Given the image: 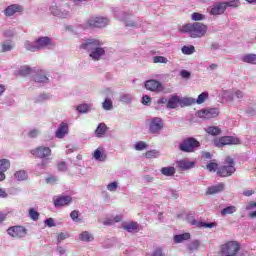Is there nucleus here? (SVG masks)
Instances as JSON below:
<instances>
[{
	"mask_svg": "<svg viewBox=\"0 0 256 256\" xmlns=\"http://www.w3.org/2000/svg\"><path fill=\"white\" fill-rule=\"evenodd\" d=\"M207 25L201 22L183 24L178 28L179 33H188L192 39H201L207 35Z\"/></svg>",
	"mask_w": 256,
	"mask_h": 256,
	"instance_id": "1",
	"label": "nucleus"
},
{
	"mask_svg": "<svg viewBox=\"0 0 256 256\" xmlns=\"http://www.w3.org/2000/svg\"><path fill=\"white\" fill-rule=\"evenodd\" d=\"M102 45L103 43L97 39H88L86 42L80 45V49L91 51V59H93V61H100L101 57L105 55V48H102Z\"/></svg>",
	"mask_w": 256,
	"mask_h": 256,
	"instance_id": "2",
	"label": "nucleus"
},
{
	"mask_svg": "<svg viewBox=\"0 0 256 256\" xmlns=\"http://www.w3.org/2000/svg\"><path fill=\"white\" fill-rule=\"evenodd\" d=\"M55 43H53V40L51 38L44 36L39 37L34 42L25 41L24 47L27 51H31L32 53H35V51H41V49H45L46 47L54 46Z\"/></svg>",
	"mask_w": 256,
	"mask_h": 256,
	"instance_id": "3",
	"label": "nucleus"
},
{
	"mask_svg": "<svg viewBox=\"0 0 256 256\" xmlns=\"http://www.w3.org/2000/svg\"><path fill=\"white\" fill-rule=\"evenodd\" d=\"M235 171V160L227 156L224 165L217 169V175H219V177H231Z\"/></svg>",
	"mask_w": 256,
	"mask_h": 256,
	"instance_id": "4",
	"label": "nucleus"
},
{
	"mask_svg": "<svg viewBox=\"0 0 256 256\" xmlns=\"http://www.w3.org/2000/svg\"><path fill=\"white\" fill-rule=\"evenodd\" d=\"M241 249V244L237 241H229L220 248L221 256H236Z\"/></svg>",
	"mask_w": 256,
	"mask_h": 256,
	"instance_id": "5",
	"label": "nucleus"
},
{
	"mask_svg": "<svg viewBox=\"0 0 256 256\" xmlns=\"http://www.w3.org/2000/svg\"><path fill=\"white\" fill-rule=\"evenodd\" d=\"M199 147H201V143L193 137L184 139L179 145L180 151L184 153H195V150L199 149Z\"/></svg>",
	"mask_w": 256,
	"mask_h": 256,
	"instance_id": "6",
	"label": "nucleus"
},
{
	"mask_svg": "<svg viewBox=\"0 0 256 256\" xmlns=\"http://www.w3.org/2000/svg\"><path fill=\"white\" fill-rule=\"evenodd\" d=\"M30 153L32 156L35 157V159H49L51 155H53V151L47 147V146H37L30 150Z\"/></svg>",
	"mask_w": 256,
	"mask_h": 256,
	"instance_id": "7",
	"label": "nucleus"
},
{
	"mask_svg": "<svg viewBox=\"0 0 256 256\" xmlns=\"http://www.w3.org/2000/svg\"><path fill=\"white\" fill-rule=\"evenodd\" d=\"M215 147H225L226 145H241V140L235 136H222L214 140Z\"/></svg>",
	"mask_w": 256,
	"mask_h": 256,
	"instance_id": "8",
	"label": "nucleus"
},
{
	"mask_svg": "<svg viewBox=\"0 0 256 256\" xmlns=\"http://www.w3.org/2000/svg\"><path fill=\"white\" fill-rule=\"evenodd\" d=\"M88 27L101 29L103 27H107L109 25V19L103 16H92L87 20Z\"/></svg>",
	"mask_w": 256,
	"mask_h": 256,
	"instance_id": "9",
	"label": "nucleus"
},
{
	"mask_svg": "<svg viewBox=\"0 0 256 256\" xmlns=\"http://www.w3.org/2000/svg\"><path fill=\"white\" fill-rule=\"evenodd\" d=\"M66 8H59L57 5H53L50 7V12L54 17H59L60 19H67V17H71V13L69 12V4H66Z\"/></svg>",
	"mask_w": 256,
	"mask_h": 256,
	"instance_id": "10",
	"label": "nucleus"
},
{
	"mask_svg": "<svg viewBox=\"0 0 256 256\" xmlns=\"http://www.w3.org/2000/svg\"><path fill=\"white\" fill-rule=\"evenodd\" d=\"M197 117L200 119H215L219 117V109L217 108H206L196 112Z\"/></svg>",
	"mask_w": 256,
	"mask_h": 256,
	"instance_id": "11",
	"label": "nucleus"
},
{
	"mask_svg": "<svg viewBox=\"0 0 256 256\" xmlns=\"http://www.w3.org/2000/svg\"><path fill=\"white\" fill-rule=\"evenodd\" d=\"M7 233L15 239H23L27 235V230L23 226H12L7 229Z\"/></svg>",
	"mask_w": 256,
	"mask_h": 256,
	"instance_id": "12",
	"label": "nucleus"
},
{
	"mask_svg": "<svg viewBox=\"0 0 256 256\" xmlns=\"http://www.w3.org/2000/svg\"><path fill=\"white\" fill-rule=\"evenodd\" d=\"M73 202V197L69 195H59L53 198V203L55 207H67Z\"/></svg>",
	"mask_w": 256,
	"mask_h": 256,
	"instance_id": "13",
	"label": "nucleus"
},
{
	"mask_svg": "<svg viewBox=\"0 0 256 256\" xmlns=\"http://www.w3.org/2000/svg\"><path fill=\"white\" fill-rule=\"evenodd\" d=\"M161 129H163V120L159 117L152 118L149 124L150 133H159Z\"/></svg>",
	"mask_w": 256,
	"mask_h": 256,
	"instance_id": "14",
	"label": "nucleus"
},
{
	"mask_svg": "<svg viewBox=\"0 0 256 256\" xmlns=\"http://www.w3.org/2000/svg\"><path fill=\"white\" fill-rule=\"evenodd\" d=\"M145 87L148 91H152L154 93H161L163 91V84L157 80H147L145 82Z\"/></svg>",
	"mask_w": 256,
	"mask_h": 256,
	"instance_id": "15",
	"label": "nucleus"
},
{
	"mask_svg": "<svg viewBox=\"0 0 256 256\" xmlns=\"http://www.w3.org/2000/svg\"><path fill=\"white\" fill-rule=\"evenodd\" d=\"M225 191V183L220 182L216 185L209 186L206 190V195H217V193H222Z\"/></svg>",
	"mask_w": 256,
	"mask_h": 256,
	"instance_id": "16",
	"label": "nucleus"
},
{
	"mask_svg": "<svg viewBox=\"0 0 256 256\" xmlns=\"http://www.w3.org/2000/svg\"><path fill=\"white\" fill-rule=\"evenodd\" d=\"M227 7L225 6V2H219L216 3L211 11H210V15H223V13H225Z\"/></svg>",
	"mask_w": 256,
	"mask_h": 256,
	"instance_id": "17",
	"label": "nucleus"
},
{
	"mask_svg": "<svg viewBox=\"0 0 256 256\" xmlns=\"http://www.w3.org/2000/svg\"><path fill=\"white\" fill-rule=\"evenodd\" d=\"M21 11H23L21 5L12 4L4 10V14L6 15V17H13L14 13H21Z\"/></svg>",
	"mask_w": 256,
	"mask_h": 256,
	"instance_id": "18",
	"label": "nucleus"
},
{
	"mask_svg": "<svg viewBox=\"0 0 256 256\" xmlns=\"http://www.w3.org/2000/svg\"><path fill=\"white\" fill-rule=\"evenodd\" d=\"M67 133H69V125H67V123L65 122H62L58 127L55 136L57 137V139H63V137H65Z\"/></svg>",
	"mask_w": 256,
	"mask_h": 256,
	"instance_id": "19",
	"label": "nucleus"
},
{
	"mask_svg": "<svg viewBox=\"0 0 256 256\" xmlns=\"http://www.w3.org/2000/svg\"><path fill=\"white\" fill-rule=\"evenodd\" d=\"M124 231L128 233H139V223L137 222H129L122 225Z\"/></svg>",
	"mask_w": 256,
	"mask_h": 256,
	"instance_id": "20",
	"label": "nucleus"
},
{
	"mask_svg": "<svg viewBox=\"0 0 256 256\" xmlns=\"http://www.w3.org/2000/svg\"><path fill=\"white\" fill-rule=\"evenodd\" d=\"M190 225H196V227H204L205 229H213V227H215L217 225V223L215 222H211V223H207V222H197V220L192 219L189 220Z\"/></svg>",
	"mask_w": 256,
	"mask_h": 256,
	"instance_id": "21",
	"label": "nucleus"
},
{
	"mask_svg": "<svg viewBox=\"0 0 256 256\" xmlns=\"http://www.w3.org/2000/svg\"><path fill=\"white\" fill-rule=\"evenodd\" d=\"M107 129L106 123H100L95 130V136L98 138L105 137Z\"/></svg>",
	"mask_w": 256,
	"mask_h": 256,
	"instance_id": "22",
	"label": "nucleus"
},
{
	"mask_svg": "<svg viewBox=\"0 0 256 256\" xmlns=\"http://www.w3.org/2000/svg\"><path fill=\"white\" fill-rule=\"evenodd\" d=\"M179 103H181V98H179V96H172L167 102V108L177 109Z\"/></svg>",
	"mask_w": 256,
	"mask_h": 256,
	"instance_id": "23",
	"label": "nucleus"
},
{
	"mask_svg": "<svg viewBox=\"0 0 256 256\" xmlns=\"http://www.w3.org/2000/svg\"><path fill=\"white\" fill-rule=\"evenodd\" d=\"M178 167L183 171H186L187 169H193V167H195V162L180 160L178 162Z\"/></svg>",
	"mask_w": 256,
	"mask_h": 256,
	"instance_id": "24",
	"label": "nucleus"
},
{
	"mask_svg": "<svg viewBox=\"0 0 256 256\" xmlns=\"http://www.w3.org/2000/svg\"><path fill=\"white\" fill-rule=\"evenodd\" d=\"M189 239H191V234L187 232L174 236L175 243H183V241H189Z\"/></svg>",
	"mask_w": 256,
	"mask_h": 256,
	"instance_id": "25",
	"label": "nucleus"
},
{
	"mask_svg": "<svg viewBox=\"0 0 256 256\" xmlns=\"http://www.w3.org/2000/svg\"><path fill=\"white\" fill-rule=\"evenodd\" d=\"M93 157L96 159V161H105L107 159V155L103 153V148L96 149L94 151Z\"/></svg>",
	"mask_w": 256,
	"mask_h": 256,
	"instance_id": "26",
	"label": "nucleus"
},
{
	"mask_svg": "<svg viewBox=\"0 0 256 256\" xmlns=\"http://www.w3.org/2000/svg\"><path fill=\"white\" fill-rule=\"evenodd\" d=\"M160 172L165 177H173V175H175V173H176V170H175V167L170 166V167H163V168H161Z\"/></svg>",
	"mask_w": 256,
	"mask_h": 256,
	"instance_id": "27",
	"label": "nucleus"
},
{
	"mask_svg": "<svg viewBox=\"0 0 256 256\" xmlns=\"http://www.w3.org/2000/svg\"><path fill=\"white\" fill-rule=\"evenodd\" d=\"M244 63H250V65H256V54H246L242 57Z\"/></svg>",
	"mask_w": 256,
	"mask_h": 256,
	"instance_id": "28",
	"label": "nucleus"
},
{
	"mask_svg": "<svg viewBox=\"0 0 256 256\" xmlns=\"http://www.w3.org/2000/svg\"><path fill=\"white\" fill-rule=\"evenodd\" d=\"M11 167V162L8 159L0 160V171L5 173Z\"/></svg>",
	"mask_w": 256,
	"mask_h": 256,
	"instance_id": "29",
	"label": "nucleus"
},
{
	"mask_svg": "<svg viewBox=\"0 0 256 256\" xmlns=\"http://www.w3.org/2000/svg\"><path fill=\"white\" fill-rule=\"evenodd\" d=\"M206 133L213 136L221 135V128L217 126H210L206 129Z\"/></svg>",
	"mask_w": 256,
	"mask_h": 256,
	"instance_id": "30",
	"label": "nucleus"
},
{
	"mask_svg": "<svg viewBox=\"0 0 256 256\" xmlns=\"http://www.w3.org/2000/svg\"><path fill=\"white\" fill-rule=\"evenodd\" d=\"M237 212V207L235 206H228L221 210V215L225 217V215H233V213Z\"/></svg>",
	"mask_w": 256,
	"mask_h": 256,
	"instance_id": "31",
	"label": "nucleus"
},
{
	"mask_svg": "<svg viewBox=\"0 0 256 256\" xmlns=\"http://www.w3.org/2000/svg\"><path fill=\"white\" fill-rule=\"evenodd\" d=\"M18 73L22 77H27V75H31V73H33V69H31L29 66H23L20 68Z\"/></svg>",
	"mask_w": 256,
	"mask_h": 256,
	"instance_id": "32",
	"label": "nucleus"
},
{
	"mask_svg": "<svg viewBox=\"0 0 256 256\" xmlns=\"http://www.w3.org/2000/svg\"><path fill=\"white\" fill-rule=\"evenodd\" d=\"M207 99H209V93H207V92H202V93L198 96V98H197V100H196V103H197V105H201V104L205 103V101H207Z\"/></svg>",
	"mask_w": 256,
	"mask_h": 256,
	"instance_id": "33",
	"label": "nucleus"
},
{
	"mask_svg": "<svg viewBox=\"0 0 256 256\" xmlns=\"http://www.w3.org/2000/svg\"><path fill=\"white\" fill-rule=\"evenodd\" d=\"M15 179H17L18 181H25V179H27V172H25V170H20L17 171L14 174Z\"/></svg>",
	"mask_w": 256,
	"mask_h": 256,
	"instance_id": "34",
	"label": "nucleus"
},
{
	"mask_svg": "<svg viewBox=\"0 0 256 256\" xmlns=\"http://www.w3.org/2000/svg\"><path fill=\"white\" fill-rule=\"evenodd\" d=\"M145 157L147 159H157L159 157V151L157 150H149L145 153Z\"/></svg>",
	"mask_w": 256,
	"mask_h": 256,
	"instance_id": "35",
	"label": "nucleus"
},
{
	"mask_svg": "<svg viewBox=\"0 0 256 256\" xmlns=\"http://www.w3.org/2000/svg\"><path fill=\"white\" fill-rule=\"evenodd\" d=\"M182 53H184V55H193V53H195V46H183Z\"/></svg>",
	"mask_w": 256,
	"mask_h": 256,
	"instance_id": "36",
	"label": "nucleus"
},
{
	"mask_svg": "<svg viewBox=\"0 0 256 256\" xmlns=\"http://www.w3.org/2000/svg\"><path fill=\"white\" fill-rule=\"evenodd\" d=\"M34 81L36 83H47V81H49V78L43 74H37L34 78Z\"/></svg>",
	"mask_w": 256,
	"mask_h": 256,
	"instance_id": "37",
	"label": "nucleus"
},
{
	"mask_svg": "<svg viewBox=\"0 0 256 256\" xmlns=\"http://www.w3.org/2000/svg\"><path fill=\"white\" fill-rule=\"evenodd\" d=\"M80 240L81 241H93V235H91L89 232L84 231L80 234Z\"/></svg>",
	"mask_w": 256,
	"mask_h": 256,
	"instance_id": "38",
	"label": "nucleus"
},
{
	"mask_svg": "<svg viewBox=\"0 0 256 256\" xmlns=\"http://www.w3.org/2000/svg\"><path fill=\"white\" fill-rule=\"evenodd\" d=\"M102 106L105 111H111V109H113V102L111 101V99L106 98Z\"/></svg>",
	"mask_w": 256,
	"mask_h": 256,
	"instance_id": "39",
	"label": "nucleus"
},
{
	"mask_svg": "<svg viewBox=\"0 0 256 256\" xmlns=\"http://www.w3.org/2000/svg\"><path fill=\"white\" fill-rule=\"evenodd\" d=\"M90 109L91 106H89L88 104H80L79 106H77V111H79V113H88Z\"/></svg>",
	"mask_w": 256,
	"mask_h": 256,
	"instance_id": "40",
	"label": "nucleus"
},
{
	"mask_svg": "<svg viewBox=\"0 0 256 256\" xmlns=\"http://www.w3.org/2000/svg\"><path fill=\"white\" fill-rule=\"evenodd\" d=\"M192 21H203L205 19V15L199 13V12H194L191 15Z\"/></svg>",
	"mask_w": 256,
	"mask_h": 256,
	"instance_id": "41",
	"label": "nucleus"
},
{
	"mask_svg": "<svg viewBox=\"0 0 256 256\" xmlns=\"http://www.w3.org/2000/svg\"><path fill=\"white\" fill-rule=\"evenodd\" d=\"M29 217L32 218L33 221H37L39 219V212H37L35 208H30Z\"/></svg>",
	"mask_w": 256,
	"mask_h": 256,
	"instance_id": "42",
	"label": "nucleus"
},
{
	"mask_svg": "<svg viewBox=\"0 0 256 256\" xmlns=\"http://www.w3.org/2000/svg\"><path fill=\"white\" fill-rule=\"evenodd\" d=\"M169 60L165 56H154L153 63H168Z\"/></svg>",
	"mask_w": 256,
	"mask_h": 256,
	"instance_id": "43",
	"label": "nucleus"
},
{
	"mask_svg": "<svg viewBox=\"0 0 256 256\" xmlns=\"http://www.w3.org/2000/svg\"><path fill=\"white\" fill-rule=\"evenodd\" d=\"M219 167V164L215 163V162H210L206 165V169H208V171L213 172V171H217V169Z\"/></svg>",
	"mask_w": 256,
	"mask_h": 256,
	"instance_id": "44",
	"label": "nucleus"
},
{
	"mask_svg": "<svg viewBox=\"0 0 256 256\" xmlns=\"http://www.w3.org/2000/svg\"><path fill=\"white\" fill-rule=\"evenodd\" d=\"M136 151H143L144 149H147V143L143 141H139L135 144Z\"/></svg>",
	"mask_w": 256,
	"mask_h": 256,
	"instance_id": "45",
	"label": "nucleus"
},
{
	"mask_svg": "<svg viewBox=\"0 0 256 256\" xmlns=\"http://www.w3.org/2000/svg\"><path fill=\"white\" fill-rule=\"evenodd\" d=\"M13 49V44L11 42H6L2 44V53H7Z\"/></svg>",
	"mask_w": 256,
	"mask_h": 256,
	"instance_id": "46",
	"label": "nucleus"
},
{
	"mask_svg": "<svg viewBox=\"0 0 256 256\" xmlns=\"http://www.w3.org/2000/svg\"><path fill=\"white\" fill-rule=\"evenodd\" d=\"M199 249V241L195 240L191 244L188 245V250L193 252L197 251Z\"/></svg>",
	"mask_w": 256,
	"mask_h": 256,
	"instance_id": "47",
	"label": "nucleus"
},
{
	"mask_svg": "<svg viewBox=\"0 0 256 256\" xmlns=\"http://www.w3.org/2000/svg\"><path fill=\"white\" fill-rule=\"evenodd\" d=\"M224 5L227 7H239V5H241V2H239V0H232L229 2H224Z\"/></svg>",
	"mask_w": 256,
	"mask_h": 256,
	"instance_id": "48",
	"label": "nucleus"
},
{
	"mask_svg": "<svg viewBox=\"0 0 256 256\" xmlns=\"http://www.w3.org/2000/svg\"><path fill=\"white\" fill-rule=\"evenodd\" d=\"M65 239H69V233L61 232L60 234H58L57 236L58 243H61V241H65Z\"/></svg>",
	"mask_w": 256,
	"mask_h": 256,
	"instance_id": "49",
	"label": "nucleus"
},
{
	"mask_svg": "<svg viewBox=\"0 0 256 256\" xmlns=\"http://www.w3.org/2000/svg\"><path fill=\"white\" fill-rule=\"evenodd\" d=\"M58 171H67V163L65 161H60L57 164Z\"/></svg>",
	"mask_w": 256,
	"mask_h": 256,
	"instance_id": "50",
	"label": "nucleus"
},
{
	"mask_svg": "<svg viewBox=\"0 0 256 256\" xmlns=\"http://www.w3.org/2000/svg\"><path fill=\"white\" fill-rule=\"evenodd\" d=\"M118 187L119 185L117 184V182H111L110 184L107 185L108 191H117Z\"/></svg>",
	"mask_w": 256,
	"mask_h": 256,
	"instance_id": "51",
	"label": "nucleus"
},
{
	"mask_svg": "<svg viewBox=\"0 0 256 256\" xmlns=\"http://www.w3.org/2000/svg\"><path fill=\"white\" fill-rule=\"evenodd\" d=\"M70 217H71L72 221H79V211L78 210H73L70 213Z\"/></svg>",
	"mask_w": 256,
	"mask_h": 256,
	"instance_id": "52",
	"label": "nucleus"
},
{
	"mask_svg": "<svg viewBox=\"0 0 256 256\" xmlns=\"http://www.w3.org/2000/svg\"><path fill=\"white\" fill-rule=\"evenodd\" d=\"M256 207V202L255 201H250L246 205V211H252V209H255Z\"/></svg>",
	"mask_w": 256,
	"mask_h": 256,
	"instance_id": "53",
	"label": "nucleus"
},
{
	"mask_svg": "<svg viewBox=\"0 0 256 256\" xmlns=\"http://www.w3.org/2000/svg\"><path fill=\"white\" fill-rule=\"evenodd\" d=\"M181 78L182 79H189V77H191V72L187 71V70H182L180 72Z\"/></svg>",
	"mask_w": 256,
	"mask_h": 256,
	"instance_id": "54",
	"label": "nucleus"
},
{
	"mask_svg": "<svg viewBox=\"0 0 256 256\" xmlns=\"http://www.w3.org/2000/svg\"><path fill=\"white\" fill-rule=\"evenodd\" d=\"M28 135L29 137H31V139H35V137L39 135V130L33 129L28 133Z\"/></svg>",
	"mask_w": 256,
	"mask_h": 256,
	"instance_id": "55",
	"label": "nucleus"
},
{
	"mask_svg": "<svg viewBox=\"0 0 256 256\" xmlns=\"http://www.w3.org/2000/svg\"><path fill=\"white\" fill-rule=\"evenodd\" d=\"M45 224L48 227H55V220H53V218H48L45 220Z\"/></svg>",
	"mask_w": 256,
	"mask_h": 256,
	"instance_id": "56",
	"label": "nucleus"
},
{
	"mask_svg": "<svg viewBox=\"0 0 256 256\" xmlns=\"http://www.w3.org/2000/svg\"><path fill=\"white\" fill-rule=\"evenodd\" d=\"M142 103H143V105H149V103H151V97L144 95L142 97Z\"/></svg>",
	"mask_w": 256,
	"mask_h": 256,
	"instance_id": "57",
	"label": "nucleus"
},
{
	"mask_svg": "<svg viewBox=\"0 0 256 256\" xmlns=\"http://www.w3.org/2000/svg\"><path fill=\"white\" fill-rule=\"evenodd\" d=\"M191 100L189 99V98H184V99H180V104L181 105H186V106H189V105H191Z\"/></svg>",
	"mask_w": 256,
	"mask_h": 256,
	"instance_id": "58",
	"label": "nucleus"
},
{
	"mask_svg": "<svg viewBox=\"0 0 256 256\" xmlns=\"http://www.w3.org/2000/svg\"><path fill=\"white\" fill-rule=\"evenodd\" d=\"M9 195L7 194V192L5 191V189L0 188V198L1 199H7Z\"/></svg>",
	"mask_w": 256,
	"mask_h": 256,
	"instance_id": "59",
	"label": "nucleus"
},
{
	"mask_svg": "<svg viewBox=\"0 0 256 256\" xmlns=\"http://www.w3.org/2000/svg\"><path fill=\"white\" fill-rule=\"evenodd\" d=\"M168 102L169 100H167V98L165 97L159 98L157 101L158 105H165V103H168Z\"/></svg>",
	"mask_w": 256,
	"mask_h": 256,
	"instance_id": "60",
	"label": "nucleus"
},
{
	"mask_svg": "<svg viewBox=\"0 0 256 256\" xmlns=\"http://www.w3.org/2000/svg\"><path fill=\"white\" fill-rule=\"evenodd\" d=\"M46 183H57V178H55L54 176H50L46 178Z\"/></svg>",
	"mask_w": 256,
	"mask_h": 256,
	"instance_id": "61",
	"label": "nucleus"
},
{
	"mask_svg": "<svg viewBox=\"0 0 256 256\" xmlns=\"http://www.w3.org/2000/svg\"><path fill=\"white\" fill-rule=\"evenodd\" d=\"M254 193L255 192L253 190H246L243 192V195H245V197H251Z\"/></svg>",
	"mask_w": 256,
	"mask_h": 256,
	"instance_id": "62",
	"label": "nucleus"
},
{
	"mask_svg": "<svg viewBox=\"0 0 256 256\" xmlns=\"http://www.w3.org/2000/svg\"><path fill=\"white\" fill-rule=\"evenodd\" d=\"M235 96L237 97V99H243V92L240 90H237L235 92Z\"/></svg>",
	"mask_w": 256,
	"mask_h": 256,
	"instance_id": "63",
	"label": "nucleus"
},
{
	"mask_svg": "<svg viewBox=\"0 0 256 256\" xmlns=\"http://www.w3.org/2000/svg\"><path fill=\"white\" fill-rule=\"evenodd\" d=\"M202 157L204 159H211V153L210 152H202Z\"/></svg>",
	"mask_w": 256,
	"mask_h": 256,
	"instance_id": "64",
	"label": "nucleus"
}]
</instances>
